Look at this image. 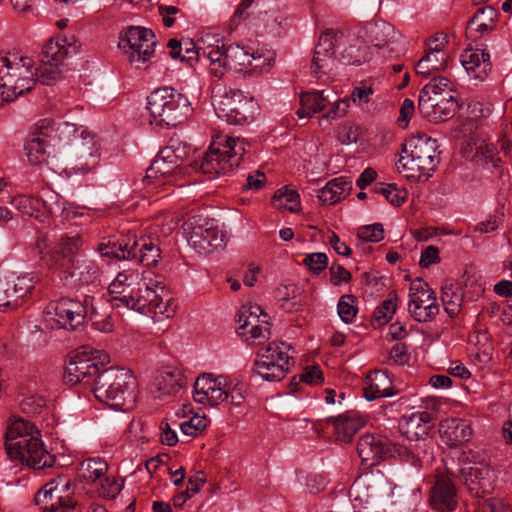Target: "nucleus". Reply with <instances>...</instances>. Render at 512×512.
<instances>
[{
	"mask_svg": "<svg viewBox=\"0 0 512 512\" xmlns=\"http://www.w3.org/2000/svg\"><path fill=\"white\" fill-rule=\"evenodd\" d=\"M350 188V182L344 177L335 178L319 190L318 199L324 205H333L337 203Z\"/></svg>",
	"mask_w": 512,
	"mask_h": 512,
	"instance_id": "obj_43",
	"label": "nucleus"
},
{
	"mask_svg": "<svg viewBox=\"0 0 512 512\" xmlns=\"http://www.w3.org/2000/svg\"><path fill=\"white\" fill-rule=\"evenodd\" d=\"M374 192L383 195L385 199L394 206L402 205L408 196L406 189L399 188L395 184H376L374 186Z\"/></svg>",
	"mask_w": 512,
	"mask_h": 512,
	"instance_id": "obj_52",
	"label": "nucleus"
},
{
	"mask_svg": "<svg viewBox=\"0 0 512 512\" xmlns=\"http://www.w3.org/2000/svg\"><path fill=\"white\" fill-rule=\"evenodd\" d=\"M437 418L436 410H421L404 416L401 431L409 440H419L426 437L434 426Z\"/></svg>",
	"mask_w": 512,
	"mask_h": 512,
	"instance_id": "obj_33",
	"label": "nucleus"
},
{
	"mask_svg": "<svg viewBox=\"0 0 512 512\" xmlns=\"http://www.w3.org/2000/svg\"><path fill=\"white\" fill-rule=\"evenodd\" d=\"M207 426L206 416L195 414L188 421L180 424V428L183 434L188 436H196L199 432H202Z\"/></svg>",
	"mask_w": 512,
	"mask_h": 512,
	"instance_id": "obj_62",
	"label": "nucleus"
},
{
	"mask_svg": "<svg viewBox=\"0 0 512 512\" xmlns=\"http://www.w3.org/2000/svg\"><path fill=\"white\" fill-rule=\"evenodd\" d=\"M392 394V382L386 372L376 370L367 376L364 387V395L367 400L372 401Z\"/></svg>",
	"mask_w": 512,
	"mask_h": 512,
	"instance_id": "obj_40",
	"label": "nucleus"
},
{
	"mask_svg": "<svg viewBox=\"0 0 512 512\" xmlns=\"http://www.w3.org/2000/svg\"><path fill=\"white\" fill-rule=\"evenodd\" d=\"M108 362V354L92 346L83 345L70 357L65 366L64 379L70 385L83 382L93 386V380L101 373V368Z\"/></svg>",
	"mask_w": 512,
	"mask_h": 512,
	"instance_id": "obj_10",
	"label": "nucleus"
},
{
	"mask_svg": "<svg viewBox=\"0 0 512 512\" xmlns=\"http://www.w3.org/2000/svg\"><path fill=\"white\" fill-rule=\"evenodd\" d=\"M131 250L133 253H131L130 259L137 260L147 267L156 266L161 259L158 239L149 237L137 239L135 235H132Z\"/></svg>",
	"mask_w": 512,
	"mask_h": 512,
	"instance_id": "obj_36",
	"label": "nucleus"
},
{
	"mask_svg": "<svg viewBox=\"0 0 512 512\" xmlns=\"http://www.w3.org/2000/svg\"><path fill=\"white\" fill-rule=\"evenodd\" d=\"M35 500L50 512H68L75 506V501L71 497L69 480L62 477L45 484L36 493Z\"/></svg>",
	"mask_w": 512,
	"mask_h": 512,
	"instance_id": "obj_17",
	"label": "nucleus"
},
{
	"mask_svg": "<svg viewBox=\"0 0 512 512\" xmlns=\"http://www.w3.org/2000/svg\"><path fill=\"white\" fill-rule=\"evenodd\" d=\"M441 440L450 448L462 447L472 437L473 430L469 421L460 418H447L439 424Z\"/></svg>",
	"mask_w": 512,
	"mask_h": 512,
	"instance_id": "obj_32",
	"label": "nucleus"
},
{
	"mask_svg": "<svg viewBox=\"0 0 512 512\" xmlns=\"http://www.w3.org/2000/svg\"><path fill=\"white\" fill-rule=\"evenodd\" d=\"M458 108V101L454 94L445 91L439 95H419L418 110L430 122H443L452 118Z\"/></svg>",
	"mask_w": 512,
	"mask_h": 512,
	"instance_id": "obj_20",
	"label": "nucleus"
},
{
	"mask_svg": "<svg viewBox=\"0 0 512 512\" xmlns=\"http://www.w3.org/2000/svg\"><path fill=\"white\" fill-rule=\"evenodd\" d=\"M397 308V296L391 294L381 306L374 311V318L379 324H384L392 317Z\"/></svg>",
	"mask_w": 512,
	"mask_h": 512,
	"instance_id": "obj_60",
	"label": "nucleus"
},
{
	"mask_svg": "<svg viewBox=\"0 0 512 512\" xmlns=\"http://www.w3.org/2000/svg\"><path fill=\"white\" fill-rule=\"evenodd\" d=\"M82 245L79 235H63L53 245L49 246L45 238H38L36 249L40 261L50 269H55L66 274L80 284L95 282L101 270L95 261L86 258H75Z\"/></svg>",
	"mask_w": 512,
	"mask_h": 512,
	"instance_id": "obj_1",
	"label": "nucleus"
},
{
	"mask_svg": "<svg viewBox=\"0 0 512 512\" xmlns=\"http://www.w3.org/2000/svg\"><path fill=\"white\" fill-rule=\"evenodd\" d=\"M150 121L162 128H173L182 124L189 116L191 106L188 98L172 87L154 90L147 97Z\"/></svg>",
	"mask_w": 512,
	"mask_h": 512,
	"instance_id": "obj_4",
	"label": "nucleus"
},
{
	"mask_svg": "<svg viewBox=\"0 0 512 512\" xmlns=\"http://www.w3.org/2000/svg\"><path fill=\"white\" fill-rule=\"evenodd\" d=\"M167 46L169 48V54L172 58H179L181 61H185L190 65L193 62L202 60L208 61L209 65L212 63L213 57L214 60L219 59V54L214 50L213 44L196 47L195 44L190 40L179 42L176 39H170Z\"/></svg>",
	"mask_w": 512,
	"mask_h": 512,
	"instance_id": "obj_26",
	"label": "nucleus"
},
{
	"mask_svg": "<svg viewBox=\"0 0 512 512\" xmlns=\"http://www.w3.org/2000/svg\"><path fill=\"white\" fill-rule=\"evenodd\" d=\"M123 489V480H117L114 477L104 476L101 480L99 495L103 498L113 499Z\"/></svg>",
	"mask_w": 512,
	"mask_h": 512,
	"instance_id": "obj_61",
	"label": "nucleus"
},
{
	"mask_svg": "<svg viewBox=\"0 0 512 512\" xmlns=\"http://www.w3.org/2000/svg\"><path fill=\"white\" fill-rule=\"evenodd\" d=\"M409 298L408 311L417 322H429L439 313L436 294L422 279L411 283Z\"/></svg>",
	"mask_w": 512,
	"mask_h": 512,
	"instance_id": "obj_15",
	"label": "nucleus"
},
{
	"mask_svg": "<svg viewBox=\"0 0 512 512\" xmlns=\"http://www.w3.org/2000/svg\"><path fill=\"white\" fill-rule=\"evenodd\" d=\"M461 153L463 157L482 165L498 167L501 157L493 143L482 138H471L462 144Z\"/></svg>",
	"mask_w": 512,
	"mask_h": 512,
	"instance_id": "obj_30",
	"label": "nucleus"
},
{
	"mask_svg": "<svg viewBox=\"0 0 512 512\" xmlns=\"http://www.w3.org/2000/svg\"><path fill=\"white\" fill-rule=\"evenodd\" d=\"M237 322L240 333L250 339L266 338L269 334L268 315L258 305L242 306Z\"/></svg>",
	"mask_w": 512,
	"mask_h": 512,
	"instance_id": "obj_24",
	"label": "nucleus"
},
{
	"mask_svg": "<svg viewBox=\"0 0 512 512\" xmlns=\"http://www.w3.org/2000/svg\"><path fill=\"white\" fill-rule=\"evenodd\" d=\"M448 59V52L435 51V53H432L426 51L424 56L417 62L415 71L417 74L428 78L435 73L444 71L447 68Z\"/></svg>",
	"mask_w": 512,
	"mask_h": 512,
	"instance_id": "obj_42",
	"label": "nucleus"
},
{
	"mask_svg": "<svg viewBox=\"0 0 512 512\" xmlns=\"http://www.w3.org/2000/svg\"><path fill=\"white\" fill-rule=\"evenodd\" d=\"M186 384L181 368L165 366L158 371L154 385L161 396L175 395Z\"/></svg>",
	"mask_w": 512,
	"mask_h": 512,
	"instance_id": "obj_37",
	"label": "nucleus"
},
{
	"mask_svg": "<svg viewBox=\"0 0 512 512\" xmlns=\"http://www.w3.org/2000/svg\"><path fill=\"white\" fill-rule=\"evenodd\" d=\"M447 472L451 476L462 480L470 494L474 497L483 498L493 488V471L487 466L465 463L457 471L447 468Z\"/></svg>",
	"mask_w": 512,
	"mask_h": 512,
	"instance_id": "obj_18",
	"label": "nucleus"
},
{
	"mask_svg": "<svg viewBox=\"0 0 512 512\" xmlns=\"http://www.w3.org/2000/svg\"><path fill=\"white\" fill-rule=\"evenodd\" d=\"M47 197L48 199H42L30 195H17L12 199V205L23 214L46 222L50 214L63 209L57 194L48 192Z\"/></svg>",
	"mask_w": 512,
	"mask_h": 512,
	"instance_id": "obj_22",
	"label": "nucleus"
},
{
	"mask_svg": "<svg viewBox=\"0 0 512 512\" xmlns=\"http://www.w3.org/2000/svg\"><path fill=\"white\" fill-rule=\"evenodd\" d=\"M391 449H393V443L389 439L375 434H364L357 444L358 455L362 463L368 466H374L390 458Z\"/></svg>",
	"mask_w": 512,
	"mask_h": 512,
	"instance_id": "obj_25",
	"label": "nucleus"
},
{
	"mask_svg": "<svg viewBox=\"0 0 512 512\" xmlns=\"http://www.w3.org/2000/svg\"><path fill=\"white\" fill-rule=\"evenodd\" d=\"M358 36L365 42L371 43L377 50L383 51V56L386 52H392L393 48L388 50V46L393 42L395 37L394 27L384 21L369 22L364 24Z\"/></svg>",
	"mask_w": 512,
	"mask_h": 512,
	"instance_id": "obj_34",
	"label": "nucleus"
},
{
	"mask_svg": "<svg viewBox=\"0 0 512 512\" xmlns=\"http://www.w3.org/2000/svg\"><path fill=\"white\" fill-rule=\"evenodd\" d=\"M390 494L387 478L380 472H367L355 479L349 497L356 508L367 509L383 502Z\"/></svg>",
	"mask_w": 512,
	"mask_h": 512,
	"instance_id": "obj_12",
	"label": "nucleus"
},
{
	"mask_svg": "<svg viewBox=\"0 0 512 512\" xmlns=\"http://www.w3.org/2000/svg\"><path fill=\"white\" fill-rule=\"evenodd\" d=\"M184 150L175 145H169L162 149L146 171L144 180L151 183L152 179L171 175L182 163Z\"/></svg>",
	"mask_w": 512,
	"mask_h": 512,
	"instance_id": "obj_28",
	"label": "nucleus"
},
{
	"mask_svg": "<svg viewBox=\"0 0 512 512\" xmlns=\"http://www.w3.org/2000/svg\"><path fill=\"white\" fill-rule=\"evenodd\" d=\"M290 346L284 342H271L256 356L253 370L266 381L282 380L290 367Z\"/></svg>",
	"mask_w": 512,
	"mask_h": 512,
	"instance_id": "obj_13",
	"label": "nucleus"
},
{
	"mask_svg": "<svg viewBox=\"0 0 512 512\" xmlns=\"http://www.w3.org/2000/svg\"><path fill=\"white\" fill-rule=\"evenodd\" d=\"M24 148L28 161L32 165H39L46 162L55 150L46 142L41 141L40 138H34L32 136L26 141Z\"/></svg>",
	"mask_w": 512,
	"mask_h": 512,
	"instance_id": "obj_46",
	"label": "nucleus"
},
{
	"mask_svg": "<svg viewBox=\"0 0 512 512\" xmlns=\"http://www.w3.org/2000/svg\"><path fill=\"white\" fill-rule=\"evenodd\" d=\"M92 300L85 296L83 300L63 297L51 301L44 310V320L51 329L76 330L85 323Z\"/></svg>",
	"mask_w": 512,
	"mask_h": 512,
	"instance_id": "obj_9",
	"label": "nucleus"
},
{
	"mask_svg": "<svg viewBox=\"0 0 512 512\" xmlns=\"http://www.w3.org/2000/svg\"><path fill=\"white\" fill-rule=\"evenodd\" d=\"M155 44V35L152 32V36H146L141 44H139V48H137L135 53L131 52L130 62L140 67V63H145L153 55Z\"/></svg>",
	"mask_w": 512,
	"mask_h": 512,
	"instance_id": "obj_56",
	"label": "nucleus"
},
{
	"mask_svg": "<svg viewBox=\"0 0 512 512\" xmlns=\"http://www.w3.org/2000/svg\"><path fill=\"white\" fill-rule=\"evenodd\" d=\"M445 91L454 93L453 82L447 77L435 76L422 88L419 95L427 96L434 93L442 95Z\"/></svg>",
	"mask_w": 512,
	"mask_h": 512,
	"instance_id": "obj_55",
	"label": "nucleus"
},
{
	"mask_svg": "<svg viewBox=\"0 0 512 512\" xmlns=\"http://www.w3.org/2000/svg\"><path fill=\"white\" fill-rule=\"evenodd\" d=\"M214 50L218 52L219 59H213L209 64V71L215 77H222L228 69L247 73L253 64V54L238 44H216Z\"/></svg>",
	"mask_w": 512,
	"mask_h": 512,
	"instance_id": "obj_16",
	"label": "nucleus"
},
{
	"mask_svg": "<svg viewBox=\"0 0 512 512\" xmlns=\"http://www.w3.org/2000/svg\"><path fill=\"white\" fill-rule=\"evenodd\" d=\"M132 235H113L104 237L98 245L102 257L117 260H130Z\"/></svg>",
	"mask_w": 512,
	"mask_h": 512,
	"instance_id": "obj_38",
	"label": "nucleus"
},
{
	"mask_svg": "<svg viewBox=\"0 0 512 512\" xmlns=\"http://www.w3.org/2000/svg\"><path fill=\"white\" fill-rule=\"evenodd\" d=\"M245 153L244 140L227 136L224 140L213 142L203 159L196 162L195 166L209 179H213L238 166Z\"/></svg>",
	"mask_w": 512,
	"mask_h": 512,
	"instance_id": "obj_8",
	"label": "nucleus"
},
{
	"mask_svg": "<svg viewBox=\"0 0 512 512\" xmlns=\"http://www.w3.org/2000/svg\"><path fill=\"white\" fill-rule=\"evenodd\" d=\"M35 84L32 61L16 54L0 53V97L10 102L30 91Z\"/></svg>",
	"mask_w": 512,
	"mask_h": 512,
	"instance_id": "obj_7",
	"label": "nucleus"
},
{
	"mask_svg": "<svg viewBox=\"0 0 512 512\" xmlns=\"http://www.w3.org/2000/svg\"><path fill=\"white\" fill-rule=\"evenodd\" d=\"M65 142L70 143L72 154L79 161L75 166L78 170L85 173L98 164L99 151L92 136L84 131L78 133L75 128V132Z\"/></svg>",
	"mask_w": 512,
	"mask_h": 512,
	"instance_id": "obj_23",
	"label": "nucleus"
},
{
	"mask_svg": "<svg viewBox=\"0 0 512 512\" xmlns=\"http://www.w3.org/2000/svg\"><path fill=\"white\" fill-rule=\"evenodd\" d=\"M283 21V16L276 10L259 11L252 18V25L266 32L277 31Z\"/></svg>",
	"mask_w": 512,
	"mask_h": 512,
	"instance_id": "obj_50",
	"label": "nucleus"
},
{
	"mask_svg": "<svg viewBox=\"0 0 512 512\" xmlns=\"http://www.w3.org/2000/svg\"><path fill=\"white\" fill-rule=\"evenodd\" d=\"M108 471V464L100 458H88L79 465V478L90 484L102 479Z\"/></svg>",
	"mask_w": 512,
	"mask_h": 512,
	"instance_id": "obj_45",
	"label": "nucleus"
},
{
	"mask_svg": "<svg viewBox=\"0 0 512 512\" xmlns=\"http://www.w3.org/2000/svg\"><path fill=\"white\" fill-rule=\"evenodd\" d=\"M146 36H152V30L143 27H130L120 37L118 46L130 58L131 52L137 51L139 44Z\"/></svg>",
	"mask_w": 512,
	"mask_h": 512,
	"instance_id": "obj_47",
	"label": "nucleus"
},
{
	"mask_svg": "<svg viewBox=\"0 0 512 512\" xmlns=\"http://www.w3.org/2000/svg\"><path fill=\"white\" fill-rule=\"evenodd\" d=\"M60 66L61 65L41 62L35 71H33L35 83L40 82L44 85H51L59 80L61 78Z\"/></svg>",
	"mask_w": 512,
	"mask_h": 512,
	"instance_id": "obj_54",
	"label": "nucleus"
},
{
	"mask_svg": "<svg viewBox=\"0 0 512 512\" xmlns=\"http://www.w3.org/2000/svg\"><path fill=\"white\" fill-rule=\"evenodd\" d=\"M143 278V274L133 269H125L118 273L116 276L117 283L124 286V289H136L139 285L140 280Z\"/></svg>",
	"mask_w": 512,
	"mask_h": 512,
	"instance_id": "obj_64",
	"label": "nucleus"
},
{
	"mask_svg": "<svg viewBox=\"0 0 512 512\" xmlns=\"http://www.w3.org/2000/svg\"><path fill=\"white\" fill-rule=\"evenodd\" d=\"M193 399L200 404L217 406L228 400V389L224 376L205 373L199 376L194 384Z\"/></svg>",
	"mask_w": 512,
	"mask_h": 512,
	"instance_id": "obj_21",
	"label": "nucleus"
},
{
	"mask_svg": "<svg viewBox=\"0 0 512 512\" xmlns=\"http://www.w3.org/2000/svg\"><path fill=\"white\" fill-rule=\"evenodd\" d=\"M439 162L436 140L427 136L409 139L398 161V170L411 180H427Z\"/></svg>",
	"mask_w": 512,
	"mask_h": 512,
	"instance_id": "obj_5",
	"label": "nucleus"
},
{
	"mask_svg": "<svg viewBox=\"0 0 512 512\" xmlns=\"http://www.w3.org/2000/svg\"><path fill=\"white\" fill-rule=\"evenodd\" d=\"M338 32L327 30L319 37L311 63V72L316 78L329 71L334 63V49Z\"/></svg>",
	"mask_w": 512,
	"mask_h": 512,
	"instance_id": "obj_29",
	"label": "nucleus"
},
{
	"mask_svg": "<svg viewBox=\"0 0 512 512\" xmlns=\"http://www.w3.org/2000/svg\"><path fill=\"white\" fill-rule=\"evenodd\" d=\"M357 237L359 242H380L384 238L383 225L375 223L362 226L357 231Z\"/></svg>",
	"mask_w": 512,
	"mask_h": 512,
	"instance_id": "obj_59",
	"label": "nucleus"
},
{
	"mask_svg": "<svg viewBox=\"0 0 512 512\" xmlns=\"http://www.w3.org/2000/svg\"><path fill=\"white\" fill-rule=\"evenodd\" d=\"M252 101L239 89L217 88L212 105L217 116L229 124L241 125L247 121L246 106Z\"/></svg>",
	"mask_w": 512,
	"mask_h": 512,
	"instance_id": "obj_14",
	"label": "nucleus"
},
{
	"mask_svg": "<svg viewBox=\"0 0 512 512\" xmlns=\"http://www.w3.org/2000/svg\"><path fill=\"white\" fill-rule=\"evenodd\" d=\"M441 300L445 311L450 317L456 316L463 302V291L458 285L452 283L442 287Z\"/></svg>",
	"mask_w": 512,
	"mask_h": 512,
	"instance_id": "obj_48",
	"label": "nucleus"
},
{
	"mask_svg": "<svg viewBox=\"0 0 512 512\" xmlns=\"http://www.w3.org/2000/svg\"><path fill=\"white\" fill-rule=\"evenodd\" d=\"M301 106L297 110L299 118H310L312 115L322 111L327 105L328 101L323 96V91L320 92H305L300 96Z\"/></svg>",
	"mask_w": 512,
	"mask_h": 512,
	"instance_id": "obj_44",
	"label": "nucleus"
},
{
	"mask_svg": "<svg viewBox=\"0 0 512 512\" xmlns=\"http://www.w3.org/2000/svg\"><path fill=\"white\" fill-rule=\"evenodd\" d=\"M332 423L335 439L347 443L364 425V420L355 412H348L328 419Z\"/></svg>",
	"mask_w": 512,
	"mask_h": 512,
	"instance_id": "obj_39",
	"label": "nucleus"
},
{
	"mask_svg": "<svg viewBox=\"0 0 512 512\" xmlns=\"http://www.w3.org/2000/svg\"><path fill=\"white\" fill-rule=\"evenodd\" d=\"M255 0H240L232 16L228 21V30L230 33L237 31L240 26L248 20H251L250 8Z\"/></svg>",
	"mask_w": 512,
	"mask_h": 512,
	"instance_id": "obj_53",
	"label": "nucleus"
},
{
	"mask_svg": "<svg viewBox=\"0 0 512 512\" xmlns=\"http://www.w3.org/2000/svg\"><path fill=\"white\" fill-rule=\"evenodd\" d=\"M95 397L115 410H131L136 402V379L130 370L110 367L93 380Z\"/></svg>",
	"mask_w": 512,
	"mask_h": 512,
	"instance_id": "obj_3",
	"label": "nucleus"
},
{
	"mask_svg": "<svg viewBox=\"0 0 512 512\" xmlns=\"http://www.w3.org/2000/svg\"><path fill=\"white\" fill-rule=\"evenodd\" d=\"M125 308L154 317L169 318L174 314L173 298L166 286L157 280L143 276L136 289L125 296Z\"/></svg>",
	"mask_w": 512,
	"mask_h": 512,
	"instance_id": "obj_6",
	"label": "nucleus"
},
{
	"mask_svg": "<svg viewBox=\"0 0 512 512\" xmlns=\"http://www.w3.org/2000/svg\"><path fill=\"white\" fill-rule=\"evenodd\" d=\"M398 457L403 462L409 463L414 467H421L422 461L418 455L412 452L409 448L393 443L390 458Z\"/></svg>",
	"mask_w": 512,
	"mask_h": 512,
	"instance_id": "obj_63",
	"label": "nucleus"
},
{
	"mask_svg": "<svg viewBox=\"0 0 512 512\" xmlns=\"http://www.w3.org/2000/svg\"><path fill=\"white\" fill-rule=\"evenodd\" d=\"M497 19V11L492 6H486L478 10L477 14L469 21L468 25L481 33L492 30Z\"/></svg>",
	"mask_w": 512,
	"mask_h": 512,
	"instance_id": "obj_51",
	"label": "nucleus"
},
{
	"mask_svg": "<svg viewBox=\"0 0 512 512\" xmlns=\"http://www.w3.org/2000/svg\"><path fill=\"white\" fill-rule=\"evenodd\" d=\"M461 63L468 75L483 81L491 70L490 54L482 49H466L461 55Z\"/></svg>",
	"mask_w": 512,
	"mask_h": 512,
	"instance_id": "obj_35",
	"label": "nucleus"
},
{
	"mask_svg": "<svg viewBox=\"0 0 512 512\" xmlns=\"http://www.w3.org/2000/svg\"><path fill=\"white\" fill-rule=\"evenodd\" d=\"M39 431L23 419L10 421L5 433V449L11 460H18L33 469L52 467L55 457L48 452Z\"/></svg>",
	"mask_w": 512,
	"mask_h": 512,
	"instance_id": "obj_2",
	"label": "nucleus"
},
{
	"mask_svg": "<svg viewBox=\"0 0 512 512\" xmlns=\"http://www.w3.org/2000/svg\"><path fill=\"white\" fill-rule=\"evenodd\" d=\"M75 132L73 124L64 122L56 124L52 119H41L33 126L30 136L40 138L41 141L46 142L51 147L61 142L69 140L71 133Z\"/></svg>",
	"mask_w": 512,
	"mask_h": 512,
	"instance_id": "obj_31",
	"label": "nucleus"
},
{
	"mask_svg": "<svg viewBox=\"0 0 512 512\" xmlns=\"http://www.w3.org/2000/svg\"><path fill=\"white\" fill-rule=\"evenodd\" d=\"M272 205L278 209L284 208L290 212H298L300 196L296 190L284 187L276 191L272 198Z\"/></svg>",
	"mask_w": 512,
	"mask_h": 512,
	"instance_id": "obj_49",
	"label": "nucleus"
},
{
	"mask_svg": "<svg viewBox=\"0 0 512 512\" xmlns=\"http://www.w3.org/2000/svg\"><path fill=\"white\" fill-rule=\"evenodd\" d=\"M75 51L66 38L57 37L48 40L41 52V62L62 65L65 59Z\"/></svg>",
	"mask_w": 512,
	"mask_h": 512,
	"instance_id": "obj_41",
	"label": "nucleus"
},
{
	"mask_svg": "<svg viewBox=\"0 0 512 512\" xmlns=\"http://www.w3.org/2000/svg\"><path fill=\"white\" fill-rule=\"evenodd\" d=\"M35 279L29 274L0 277V310L17 308L33 290Z\"/></svg>",
	"mask_w": 512,
	"mask_h": 512,
	"instance_id": "obj_19",
	"label": "nucleus"
},
{
	"mask_svg": "<svg viewBox=\"0 0 512 512\" xmlns=\"http://www.w3.org/2000/svg\"><path fill=\"white\" fill-rule=\"evenodd\" d=\"M450 476L448 472L439 475L430 491V505L439 512H451L458 505L457 490Z\"/></svg>",
	"mask_w": 512,
	"mask_h": 512,
	"instance_id": "obj_27",
	"label": "nucleus"
},
{
	"mask_svg": "<svg viewBox=\"0 0 512 512\" xmlns=\"http://www.w3.org/2000/svg\"><path fill=\"white\" fill-rule=\"evenodd\" d=\"M189 244L199 253H210L225 246L226 235L203 214L190 216L183 224Z\"/></svg>",
	"mask_w": 512,
	"mask_h": 512,
	"instance_id": "obj_11",
	"label": "nucleus"
},
{
	"mask_svg": "<svg viewBox=\"0 0 512 512\" xmlns=\"http://www.w3.org/2000/svg\"><path fill=\"white\" fill-rule=\"evenodd\" d=\"M87 318L92 322V326L100 332L108 333L113 330V323L110 315L100 313L94 306V299L92 300V305H89L88 307Z\"/></svg>",
	"mask_w": 512,
	"mask_h": 512,
	"instance_id": "obj_58",
	"label": "nucleus"
},
{
	"mask_svg": "<svg viewBox=\"0 0 512 512\" xmlns=\"http://www.w3.org/2000/svg\"><path fill=\"white\" fill-rule=\"evenodd\" d=\"M356 301V297L353 295H343L339 299L337 311L343 322L351 323L356 317L358 312Z\"/></svg>",
	"mask_w": 512,
	"mask_h": 512,
	"instance_id": "obj_57",
	"label": "nucleus"
}]
</instances>
